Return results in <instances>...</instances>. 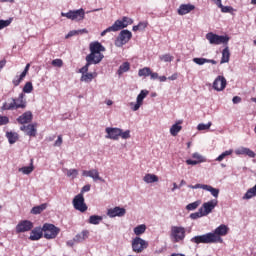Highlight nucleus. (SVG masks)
<instances>
[{"instance_id": "obj_1", "label": "nucleus", "mask_w": 256, "mask_h": 256, "mask_svg": "<svg viewBox=\"0 0 256 256\" xmlns=\"http://www.w3.org/2000/svg\"><path fill=\"white\" fill-rule=\"evenodd\" d=\"M229 233V227L225 224H221L212 232H208L206 234L194 236L190 239L191 243H195L196 245H213L216 243H223V238L225 235Z\"/></svg>"}, {"instance_id": "obj_2", "label": "nucleus", "mask_w": 256, "mask_h": 256, "mask_svg": "<svg viewBox=\"0 0 256 256\" xmlns=\"http://www.w3.org/2000/svg\"><path fill=\"white\" fill-rule=\"evenodd\" d=\"M103 51H105V46L101 45L100 42L90 43V54L86 56V62L99 65V62L103 61L105 57Z\"/></svg>"}, {"instance_id": "obj_3", "label": "nucleus", "mask_w": 256, "mask_h": 256, "mask_svg": "<svg viewBox=\"0 0 256 256\" xmlns=\"http://www.w3.org/2000/svg\"><path fill=\"white\" fill-rule=\"evenodd\" d=\"M129 25H133V19L129 17H123L122 20H116L114 24L104 31L101 32V37H105L107 33L121 31V29H125V27H129Z\"/></svg>"}, {"instance_id": "obj_4", "label": "nucleus", "mask_w": 256, "mask_h": 256, "mask_svg": "<svg viewBox=\"0 0 256 256\" xmlns=\"http://www.w3.org/2000/svg\"><path fill=\"white\" fill-rule=\"evenodd\" d=\"M186 229L183 226H171L170 228V240L172 243H181L185 241Z\"/></svg>"}, {"instance_id": "obj_5", "label": "nucleus", "mask_w": 256, "mask_h": 256, "mask_svg": "<svg viewBox=\"0 0 256 256\" xmlns=\"http://www.w3.org/2000/svg\"><path fill=\"white\" fill-rule=\"evenodd\" d=\"M42 232L45 239H55L61 232V229L53 224L45 223L42 227Z\"/></svg>"}, {"instance_id": "obj_6", "label": "nucleus", "mask_w": 256, "mask_h": 256, "mask_svg": "<svg viewBox=\"0 0 256 256\" xmlns=\"http://www.w3.org/2000/svg\"><path fill=\"white\" fill-rule=\"evenodd\" d=\"M61 17H66L70 21H83L85 19V10L80 8L78 10H70L68 12H61Z\"/></svg>"}, {"instance_id": "obj_7", "label": "nucleus", "mask_w": 256, "mask_h": 256, "mask_svg": "<svg viewBox=\"0 0 256 256\" xmlns=\"http://www.w3.org/2000/svg\"><path fill=\"white\" fill-rule=\"evenodd\" d=\"M91 65H95V64L93 62H86V65L80 68L78 71V73H81L82 75L80 78V81H82L83 83H91V81L95 79L94 73H88L89 67H91Z\"/></svg>"}, {"instance_id": "obj_8", "label": "nucleus", "mask_w": 256, "mask_h": 256, "mask_svg": "<svg viewBox=\"0 0 256 256\" xmlns=\"http://www.w3.org/2000/svg\"><path fill=\"white\" fill-rule=\"evenodd\" d=\"M131 37L133 34L129 30H122L117 38L115 39L114 45L115 47H123V45H127L129 41H131Z\"/></svg>"}, {"instance_id": "obj_9", "label": "nucleus", "mask_w": 256, "mask_h": 256, "mask_svg": "<svg viewBox=\"0 0 256 256\" xmlns=\"http://www.w3.org/2000/svg\"><path fill=\"white\" fill-rule=\"evenodd\" d=\"M147 247H149V242L139 236H136L132 240V251H134V253H143Z\"/></svg>"}, {"instance_id": "obj_10", "label": "nucleus", "mask_w": 256, "mask_h": 256, "mask_svg": "<svg viewBox=\"0 0 256 256\" xmlns=\"http://www.w3.org/2000/svg\"><path fill=\"white\" fill-rule=\"evenodd\" d=\"M206 39H207V41H209L210 45H222L225 43H229L228 36H219L213 32L207 33Z\"/></svg>"}, {"instance_id": "obj_11", "label": "nucleus", "mask_w": 256, "mask_h": 256, "mask_svg": "<svg viewBox=\"0 0 256 256\" xmlns=\"http://www.w3.org/2000/svg\"><path fill=\"white\" fill-rule=\"evenodd\" d=\"M72 205L76 211H80V213H85L87 211V204H85V197L83 194H77L72 201Z\"/></svg>"}, {"instance_id": "obj_12", "label": "nucleus", "mask_w": 256, "mask_h": 256, "mask_svg": "<svg viewBox=\"0 0 256 256\" xmlns=\"http://www.w3.org/2000/svg\"><path fill=\"white\" fill-rule=\"evenodd\" d=\"M149 95V92L147 90H141V92L138 94L136 98V102H130L129 107L133 111H139L141 109V106L143 105V100L145 97Z\"/></svg>"}, {"instance_id": "obj_13", "label": "nucleus", "mask_w": 256, "mask_h": 256, "mask_svg": "<svg viewBox=\"0 0 256 256\" xmlns=\"http://www.w3.org/2000/svg\"><path fill=\"white\" fill-rule=\"evenodd\" d=\"M2 111H13L15 109H25V104H17L15 98H11L7 102H4L2 105Z\"/></svg>"}, {"instance_id": "obj_14", "label": "nucleus", "mask_w": 256, "mask_h": 256, "mask_svg": "<svg viewBox=\"0 0 256 256\" xmlns=\"http://www.w3.org/2000/svg\"><path fill=\"white\" fill-rule=\"evenodd\" d=\"M127 210L123 207L116 206L107 210L106 215L110 219H115V217H125Z\"/></svg>"}, {"instance_id": "obj_15", "label": "nucleus", "mask_w": 256, "mask_h": 256, "mask_svg": "<svg viewBox=\"0 0 256 256\" xmlns=\"http://www.w3.org/2000/svg\"><path fill=\"white\" fill-rule=\"evenodd\" d=\"M219 201H217V199H212L208 202L203 203L202 207L200 209H202V213L205 217H207V215L213 213V209H215L218 205Z\"/></svg>"}, {"instance_id": "obj_16", "label": "nucleus", "mask_w": 256, "mask_h": 256, "mask_svg": "<svg viewBox=\"0 0 256 256\" xmlns=\"http://www.w3.org/2000/svg\"><path fill=\"white\" fill-rule=\"evenodd\" d=\"M106 136L105 139H112L113 141H119L121 135V128L107 127L105 129Z\"/></svg>"}, {"instance_id": "obj_17", "label": "nucleus", "mask_w": 256, "mask_h": 256, "mask_svg": "<svg viewBox=\"0 0 256 256\" xmlns=\"http://www.w3.org/2000/svg\"><path fill=\"white\" fill-rule=\"evenodd\" d=\"M33 229V222L29 220H22L16 225V233H27Z\"/></svg>"}, {"instance_id": "obj_18", "label": "nucleus", "mask_w": 256, "mask_h": 256, "mask_svg": "<svg viewBox=\"0 0 256 256\" xmlns=\"http://www.w3.org/2000/svg\"><path fill=\"white\" fill-rule=\"evenodd\" d=\"M83 177H90V179H93L94 182L101 181L102 183H105V179H103L99 175V170L97 169H91V170H84L82 172Z\"/></svg>"}, {"instance_id": "obj_19", "label": "nucleus", "mask_w": 256, "mask_h": 256, "mask_svg": "<svg viewBox=\"0 0 256 256\" xmlns=\"http://www.w3.org/2000/svg\"><path fill=\"white\" fill-rule=\"evenodd\" d=\"M227 87V79L223 76H218L213 82V89L215 91H224Z\"/></svg>"}, {"instance_id": "obj_20", "label": "nucleus", "mask_w": 256, "mask_h": 256, "mask_svg": "<svg viewBox=\"0 0 256 256\" xmlns=\"http://www.w3.org/2000/svg\"><path fill=\"white\" fill-rule=\"evenodd\" d=\"M37 124L22 125L20 129L28 135V137H35L37 135Z\"/></svg>"}, {"instance_id": "obj_21", "label": "nucleus", "mask_w": 256, "mask_h": 256, "mask_svg": "<svg viewBox=\"0 0 256 256\" xmlns=\"http://www.w3.org/2000/svg\"><path fill=\"white\" fill-rule=\"evenodd\" d=\"M195 11V5L193 4H181L178 8V15H187Z\"/></svg>"}, {"instance_id": "obj_22", "label": "nucleus", "mask_w": 256, "mask_h": 256, "mask_svg": "<svg viewBox=\"0 0 256 256\" xmlns=\"http://www.w3.org/2000/svg\"><path fill=\"white\" fill-rule=\"evenodd\" d=\"M41 237H43V228L36 227L31 231L29 239L30 241H39Z\"/></svg>"}, {"instance_id": "obj_23", "label": "nucleus", "mask_w": 256, "mask_h": 256, "mask_svg": "<svg viewBox=\"0 0 256 256\" xmlns=\"http://www.w3.org/2000/svg\"><path fill=\"white\" fill-rule=\"evenodd\" d=\"M235 153L237 155H247L251 159H255V157H256L255 152H253V150H251V149H249L247 147H240V148L235 150Z\"/></svg>"}, {"instance_id": "obj_24", "label": "nucleus", "mask_w": 256, "mask_h": 256, "mask_svg": "<svg viewBox=\"0 0 256 256\" xmlns=\"http://www.w3.org/2000/svg\"><path fill=\"white\" fill-rule=\"evenodd\" d=\"M32 120L33 113H31V111H27L17 118L18 123H20L21 125H25V123H31Z\"/></svg>"}, {"instance_id": "obj_25", "label": "nucleus", "mask_w": 256, "mask_h": 256, "mask_svg": "<svg viewBox=\"0 0 256 256\" xmlns=\"http://www.w3.org/2000/svg\"><path fill=\"white\" fill-rule=\"evenodd\" d=\"M183 120H178L174 125L171 126L170 128V134L172 135V137H177V135H179V132L181 131V129H183Z\"/></svg>"}, {"instance_id": "obj_26", "label": "nucleus", "mask_w": 256, "mask_h": 256, "mask_svg": "<svg viewBox=\"0 0 256 256\" xmlns=\"http://www.w3.org/2000/svg\"><path fill=\"white\" fill-rule=\"evenodd\" d=\"M87 239H89V230H83L74 236V241H76V243H83V241Z\"/></svg>"}, {"instance_id": "obj_27", "label": "nucleus", "mask_w": 256, "mask_h": 256, "mask_svg": "<svg viewBox=\"0 0 256 256\" xmlns=\"http://www.w3.org/2000/svg\"><path fill=\"white\" fill-rule=\"evenodd\" d=\"M35 169V166H33V160H31L30 165L29 166H24L22 168H19V172L23 173V175H31V173H33Z\"/></svg>"}, {"instance_id": "obj_28", "label": "nucleus", "mask_w": 256, "mask_h": 256, "mask_svg": "<svg viewBox=\"0 0 256 256\" xmlns=\"http://www.w3.org/2000/svg\"><path fill=\"white\" fill-rule=\"evenodd\" d=\"M144 183L150 184V183H157L159 181V177L155 174H146L143 177Z\"/></svg>"}, {"instance_id": "obj_29", "label": "nucleus", "mask_w": 256, "mask_h": 256, "mask_svg": "<svg viewBox=\"0 0 256 256\" xmlns=\"http://www.w3.org/2000/svg\"><path fill=\"white\" fill-rule=\"evenodd\" d=\"M230 57L231 53L229 52V47H225L222 51L221 65H223V63H229Z\"/></svg>"}, {"instance_id": "obj_30", "label": "nucleus", "mask_w": 256, "mask_h": 256, "mask_svg": "<svg viewBox=\"0 0 256 256\" xmlns=\"http://www.w3.org/2000/svg\"><path fill=\"white\" fill-rule=\"evenodd\" d=\"M134 234L139 237L141 235H143L146 231H147V225L145 224H140L138 226H136L134 229Z\"/></svg>"}, {"instance_id": "obj_31", "label": "nucleus", "mask_w": 256, "mask_h": 256, "mask_svg": "<svg viewBox=\"0 0 256 256\" xmlns=\"http://www.w3.org/2000/svg\"><path fill=\"white\" fill-rule=\"evenodd\" d=\"M102 221L103 216L92 215L89 217L88 223H90V225H99V223H101Z\"/></svg>"}, {"instance_id": "obj_32", "label": "nucleus", "mask_w": 256, "mask_h": 256, "mask_svg": "<svg viewBox=\"0 0 256 256\" xmlns=\"http://www.w3.org/2000/svg\"><path fill=\"white\" fill-rule=\"evenodd\" d=\"M45 209H47V204H41L39 206L33 207L31 213L32 215H40V213H43Z\"/></svg>"}, {"instance_id": "obj_33", "label": "nucleus", "mask_w": 256, "mask_h": 256, "mask_svg": "<svg viewBox=\"0 0 256 256\" xmlns=\"http://www.w3.org/2000/svg\"><path fill=\"white\" fill-rule=\"evenodd\" d=\"M253 197H256V184L247 190V192L244 194L243 199H253Z\"/></svg>"}, {"instance_id": "obj_34", "label": "nucleus", "mask_w": 256, "mask_h": 256, "mask_svg": "<svg viewBox=\"0 0 256 256\" xmlns=\"http://www.w3.org/2000/svg\"><path fill=\"white\" fill-rule=\"evenodd\" d=\"M204 191H208V193H211L212 197L217 199L219 197V189L218 188H213L211 185L206 184V188Z\"/></svg>"}, {"instance_id": "obj_35", "label": "nucleus", "mask_w": 256, "mask_h": 256, "mask_svg": "<svg viewBox=\"0 0 256 256\" xmlns=\"http://www.w3.org/2000/svg\"><path fill=\"white\" fill-rule=\"evenodd\" d=\"M229 155H233V149L224 151L215 159V161H218V163H221V161H223V159H226V157H229Z\"/></svg>"}, {"instance_id": "obj_36", "label": "nucleus", "mask_w": 256, "mask_h": 256, "mask_svg": "<svg viewBox=\"0 0 256 256\" xmlns=\"http://www.w3.org/2000/svg\"><path fill=\"white\" fill-rule=\"evenodd\" d=\"M6 137L10 145H13V143H17V139H19L17 133H13V132H7Z\"/></svg>"}, {"instance_id": "obj_37", "label": "nucleus", "mask_w": 256, "mask_h": 256, "mask_svg": "<svg viewBox=\"0 0 256 256\" xmlns=\"http://www.w3.org/2000/svg\"><path fill=\"white\" fill-rule=\"evenodd\" d=\"M23 79H25V74L21 73L20 75H16L12 80V84L14 85V87H19Z\"/></svg>"}, {"instance_id": "obj_38", "label": "nucleus", "mask_w": 256, "mask_h": 256, "mask_svg": "<svg viewBox=\"0 0 256 256\" xmlns=\"http://www.w3.org/2000/svg\"><path fill=\"white\" fill-rule=\"evenodd\" d=\"M129 69H131L129 62H124L122 65H120L118 69V75H123V73H127Z\"/></svg>"}, {"instance_id": "obj_39", "label": "nucleus", "mask_w": 256, "mask_h": 256, "mask_svg": "<svg viewBox=\"0 0 256 256\" xmlns=\"http://www.w3.org/2000/svg\"><path fill=\"white\" fill-rule=\"evenodd\" d=\"M66 176L70 179H77V175H79V170L77 169H65Z\"/></svg>"}, {"instance_id": "obj_40", "label": "nucleus", "mask_w": 256, "mask_h": 256, "mask_svg": "<svg viewBox=\"0 0 256 256\" xmlns=\"http://www.w3.org/2000/svg\"><path fill=\"white\" fill-rule=\"evenodd\" d=\"M149 75H151V68L149 67H144L138 71L139 77H149Z\"/></svg>"}, {"instance_id": "obj_41", "label": "nucleus", "mask_w": 256, "mask_h": 256, "mask_svg": "<svg viewBox=\"0 0 256 256\" xmlns=\"http://www.w3.org/2000/svg\"><path fill=\"white\" fill-rule=\"evenodd\" d=\"M201 205V200H197L195 202H192L186 206L187 211H195Z\"/></svg>"}, {"instance_id": "obj_42", "label": "nucleus", "mask_w": 256, "mask_h": 256, "mask_svg": "<svg viewBox=\"0 0 256 256\" xmlns=\"http://www.w3.org/2000/svg\"><path fill=\"white\" fill-rule=\"evenodd\" d=\"M11 23H13V18H9L7 20H0V31H2V29H6V27H9V25H11Z\"/></svg>"}, {"instance_id": "obj_43", "label": "nucleus", "mask_w": 256, "mask_h": 256, "mask_svg": "<svg viewBox=\"0 0 256 256\" xmlns=\"http://www.w3.org/2000/svg\"><path fill=\"white\" fill-rule=\"evenodd\" d=\"M211 125H213V123H211V122H208L207 124L200 123L197 125V130L198 131H209V129H211Z\"/></svg>"}, {"instance_id": "obj_44", "label": "nucleus", "mask_w": 256, "mask_h": 256, "mask_svg": "<svg viewBox=\"0 0 256 256\" xmlns=\"http://www.w3.org/2000/svg\"><path fill=\"white\" fill-rule=\"evenodd\" d=\"M201 217H205V214H203V209L199 208L197 212H194L190 214V219H201Z\"/></svg>"}, {"instance_id": "obj_45", "label": "nucleus", "mask_w": 256, "mask_h": 256, "mask_svg": "<svg viewBox=\"0 0 256 256\" xmlns=\"http://www.w3.org/2000/svg\"><path fill=\"white\" fill-rule=\"evenodd\" d=\"M159 59L164 63H171V61H173V56H171V54H163L159 56Z\"/></svg>"}, {"instance_id": "obj_46", "label": "nucleus", "mask_w": 256, "mask_h": 256, "mask_svg": "<svg viewBox=\"0 0 256 256\" xmlns=\"http://www.w3.org/2000/svg\"><path fill=\"white\" fill-rule=\"evenodd\" d=\"M25 95L23 94H19L18 98L15 99L16 101V105H24V109L25 107H27V101L24 100Z\"/></svg>"}, {"instance_id": "obj_47", "label": "nucleus", "mask_w": 256, "mask_h": 256, "mask_svg": "<svg viewBox=\"0 0 256 256\" xmlns=\"http://www.w3.org/2000/svg\"><path fill=\"white\" fill-rule=\"evenodd\" d=\"M192 157H193V159H197L196 161H197L198 163H205V161H207V160L205 159V157H203L201 154H199V153H197V152L193 153V154H192Z\"/></svg>"}, {"instance_id": "obj_48", "label": "nucleus", "mask_w": 256, "mask_h": 256, "mask_svg": "<svg viewBox=\"0 0 256 256\" xmlns=\"http://www.w3.org/2000/svg\"><path fill=\"white\" fill-rule=\"evenodd\" d=\"M33 91V83L27 82L23 87V93H31Z\"/></svg>"}, {"instance_id": "obj_49", "label": "nucleus", "mask_w": 256, "mask_h": 256, "mask_svg": "<svg viewBox=\"0 0 256 256\" xmlns=\"http://www.w3.org/2000/svg\"><path fill=\"white\" fill-rule=\"evenodd\" d=\"M120 137L121 139H130L131 138V131L126 130L123 132V129H120Z\"/></svg>"}, {"instance_id": "obj_50", "label": "nucleus", "mask_w": 256, "mask_h": 256, "mask_svg": "<svg viewBox=\"0 0 256 256\" xmlns=\"http://www.w3.org/2000/svg\"><path fill=\"white\" fill-rule=\"evenodd\" d=\"M207 61V58H193V63H195L196 65H205Z\"/></svg>"}, {"instance_id": "obj_51", "label": "nucleus", "mask_w": 256, "mask_h": 256, "mask_svg": "<svg viewBox=\"0 0 256 256\" xmlns=\"http://www.w3.org/2000/svg\"><path fill=\"white\" fill-rule=\"evenodd\" d=\"M51 64H52L53 67H60L61 68V67H63V60L54 59V60H52Z\"/></svg>"}, {"instance_id": "obj_52", "label": "nucleus", "mask_w": 256, "mask_h": 256, "mask_svg": "<svg viewBox=\"0 0 256 256\" xmlns=\"http://www.w3.org/2000/svg\"><path fill=\"white\" fill-rule=\"evenodd\" d=\"M218 7L219 9H221L222 13H231V11H233V7L231 6H223L222 4V6H218Z\"/></svg>"}, {"instance_id": "obj_53", "label": "nucleus", "mask_w": 256, "mask_h": 256, "mask_svg": "<svg viewBox=\"0 0 256 256\" xmlns=\"http://www.w3.org/2000/svg\"><path fill=\"white\" fill-rule=\"evenodd\" d=\"M207 187V184H196V185H190V189H203L205 191V188Z\"/></svg>"}, {"instance_id": "obj_54", "label": "nucleus", "mask_w": 256, "mask_h": 256, "mask_svg": "<svg viewBox=\"0 0 256 256\" xmlns=\"http://www.w3.org/2000/svg\"><path fill=\"white\" fill-rule=\"evenodd\" d=\"M9 124V117L0 116V126Z\"/></svg>"}, {"instance_id": "obj_55", "label": "nucleus", "mask_w": 256, "mask_h": 256, "mask_svg": "<svg viewBox=\"0 0 256 256\" xmlns=\"http://www.w3.org/2000/svg\"><path fill=\"white\" fill-rule=\"evenodd\" d=\"M91 191V186L89 184L85 185L81 189V193L79 195H83V193H89Z\"/></svg>"}, {"instance_id": "obj_56", "label": "nucleus", "mask_w": 256, "mask_h": 256, "mask_svg": "<svg viewBox=\"0 0 256 256\" xmlns=\"http://www.w3.org/2000/svg\"><path fill=\"white\" fill-rule=\"evenodd\" d=\"M75 35H79V31L77 30H72L70 31L66 36H65V39H69L71 37H75Z\"/></svg>"}, {"instance_id": "obj_57", "label": "nucleus", "mask_w": 256, "mask_h": 256, "mask_svg": "<svg viewBox=\"0 0 256 256\" xmlns=\"http://www.w3.org/2000/svg\"><path fill=\"white\" fill-rule=\"evenodd\" d=\"M63 145V137L58 136L57 140L54 143V147H61Z\"/></svg>"}, {"instance_id": "obj_58", "label": "nucleus", "mask_w": 256, "mask_h": 256, "mask_svg": "<svg viewBox=\"0 0 256 256\" xmlns=\"http://www.w3.org/2000/svg\"><path fill=\"white\" fill-rule=\"evenodd\" d=\"M148 25L149 23H147V21H144V22H139L138 27L140 31H143V29H145Z\"/></svg>"}, {"instance_id": "obj_59", "label": "nucleus", "mask_w": 256, "mask_h": 256, "mask_svg": "<svg viewBox=\"0 0 256 256\" xmlns=\"http://www.w3.org/2000/svg\"><path fill=\"white\" fill-rule=\"evenodd\" d=\"M232 103H234V105H237V104L241 103V97L234 96L233 99H232Z\"/></svg>"}, {"instance_id": "obj_60", "label": "nucleus", "mask_w": 256, "mask_h": 256, "mask_svg": "<svg viewBox=\"0 0 256 256\" xmlns=\"http://www.w3.org/2000/svg\"><path fill=\"white\" fill-rule=\"evenodd\" d=\"M75 243H76L75 238H73L72 240H68L66 242V245H67V247H74Z\"/></svg>"}, {"instance_id": "obj_61", "label": "nucleus", "mask_w": 256, "mask_h": 256, "mask_svg": "<svg viewBox=\"0 0 256 256\" xmlns=\"http://www.w3.org/2000/svg\"><path fill=\"white\" fill-rule=\"evenodd\" d=\"M29 67H31V64H27L22 72V75H24V77H27V73H29Z\"/></svg>"}, {"instance_id": "obj_62", "label": "nucleus", "mask_w": 256, "mask_h": 256, "mask_svg": "<svg viewBox=\"0 0 256 256\" xmlns=\"http://www.w3.org/2000/svg\"><path fill=\"white\" fill-rule=\"evenodd\" d=\"M187 165H199V162L197 160H186Z\"/></svg>"}, {"instance_id": "obj_63", "label": "nucleus", "mask_w": 256, "mask_h": 256, "mask_svg": "<svg viewBox=\"0 0 256 256\" xmlns=\"http://www.w3.org/2000/svg\"><path fill=\"white\" fill-rule=\"evenodd\" d=\"M179 77V74L174 73L170 77H168L169 81H177V78Z\"/></svg>"}, {"instance_id": "obj_64", "label": "nucleus", "mask_w": 256, "mask_h": 256, "mask_svg": "<svg viewBox=\"0 0 256 256\" xmlns=\"http://www.w3.org/2000/svg\"><path fill=\"white\" fill-rule=\"evenodd\" d=\"M150 79H159V74L157 72H151V74L149 75Z\"/></svg>"}]
</instances>
